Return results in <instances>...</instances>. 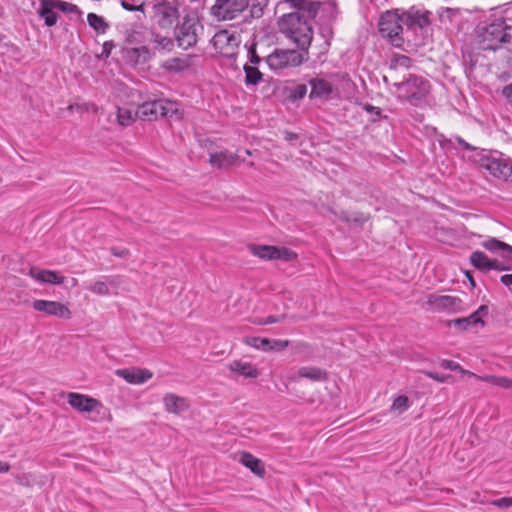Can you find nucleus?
Here are the masks:
<instances>
[{
  "label": "nucleus",
  "mask_w": 512,
  "mask_h": 512,
  "mask_svg": "<svg viewBox=\"0 0 512 512\" xmlns=\"http://www.w3.org/2000/svg\"><path fill=\"white\" fill-rule=\"evenodd\" d=\"M298 139V135L293 132H285V140L292 142Z\"/></svg>",
  "instance_id": "55"
},
{
  "label": "nucleus",
  "mask_w": 512,
  "mask_h": 512,
  "mask_svg": "<svg viewBox=\"0 0 512 512\" xmlns=\"http://www.w3.org/2000/svg\"><path fill=\"white\" fill-rule=\"evenodd\" d=\"M244 72H245V81H246V84H248V85H257L262 79V73L256 67L246 64L244 66Z\"/></svg>",
  "instance_id": "38"
},
{
  "label": "nucleus",
  "mask_w": 512,
  "mask_h": 512,
  "mask_svg": "<svg viewBox=\"0 0 512 512\" xmlns=\"http://www.w3.org/2000/svg\"><path fill=\"white\" fill-rule=\"evenodd\" d=\"M307 93V86L305 84H298L296 85L292 90H291V93H290V98L292 100H299V99H302L304 98V96L306 95Z\"/></svg>",
  "instance_id": "44"
},
{
  "label": "nucleus",
  "mask_w": 512,
  "mask_h": 512,
  "mask_svg": "<svg viewBox=\"0 0 512 512\" xmlns=\"http://www.w3.org/2000/svg\"><path fill=\"white\" fill-rule=\"evenodd\" d=\"M294 12L284 14L278 21L279 31L297 48L306 54L313 39V29L309 22L316 17L320 2L313 0H284Z\"/></svg>",
  "instance_id": "1"
},
{
  "label": "nucleus",
  "mask_w": 512,
  "mask_h": 512,
  "mask_svg": "<svg viewBox=\"0 0 512 512\" xmlns=\"http://www.w3.org/2000/svg\"><path fill=\"white\" fill-rule=\"evenodd\" d=\"M409 407V400L408 397L405 395L398 396L392 406L391 409L394 411H397L398 413H403L406 411Z\"/></svg>",
  "instance_id": "42"
},
{
  "label": "nucleus",
  "mask_w": 512,
  "mask_h": 512,
  "mask_svg": "<svg viewBox=\"0 0 512 512\" xmlns=\"http://www.w3.org/2000/svg\"><path fill=\"white\" fill-rule=\"evenodd\" d=\"M87 22L90 27H92L97 33L101 34L105 33L109 27L104 18L95 13H89L87 15Z\"/></svg>",
  "instance_id": "35"
},
{
  "label": "nucleus",
  "mask_w": 512,
  "mask_h": 512,
  "mask_svg": "<svg viewBox=\"0 0 512 512\" xmlns=\"http://www.w3.org/2000/svg\"><path fill=\"white\" fill-rule=\"evenodd\" d=\"M492 504L502 509L512 507V497H502L500 499L494 500Z\"/></svg>",
  "instance_id": "47"
},
{
  "label": "nucleus",
  "mask_w": 512,
  "mask_h": 512,
  "mask_svg": "<svg viewBox=\"0 0 512 512\" xmlns=\"http://www.w3.org/2000/svg\"><path fill=\"white\" fill-rule=\"evenodd\" d=\"M402 15L407 28L423 29L430 24V12L423 9L412 7L407 12L402 13Z\"/></svg>",
  "instance_id": "15"
},
{
  "label": "nucleus",
  "mask_w": 512,
  "mask_h": 512,
  "mask_svg": "<svg viewBox=\"0 0 512 512\" xmlns=\"http://www.w3.org/2000/svg\"><path fill=\"white\" fill-rule=\"evenodd\" d=\"M311 86L310 98H322L332 93V84L323 78H313L309 81Z\"/></svg>",
  "instance_id": "25"
},
{
  "label": "nucleus",
  "mask_w": 512,
  "mask_h": 512,
  "mask_svg": "<svg viewBox=\"0 0 512 512\" xmlns=\"http://www.w3.org/2000/svg\"><path fill=\"white\" fill-rule=\"evenodd\" d=\"M479 162L481 168L488 171L495 178L502 180L512 178V161L510 159L486 152L481 155Z\"/></svg>",
  "instance_id": "7"
},
{
  "label": "nucleus",
  "mask_w": 512,
  "mask_h": 512,
  "mask_svg": "<svg viewBox=\"0 0 512 512\" xmlns=\"http://www.w3.org/2000/svg\"><path fill=\"white\" fill-rule=\"evenodd\" d=\"M427 303L437 312L457 313L464 310L463 301L452 295L430 294Z\"/></svg>",
  "instance_id": "12"
},
{
  "label": "nucleus",
  "mask_w": 512,
  "mask_h": 512,
  "mask_svg": "<svg viewBox=\"0 0 512 512\" xmlns=\"http://www.w3.org/2000/svg\"><path fill=\"white\" fill-rule=\"evenodd\" d=\"M154 17L157 24L163 29H170L179 18L176 5L167 0H158L153 5Z\"/></svg>",
  "instance_id": "10"
},
{
  "label": "nucleus",
  "mask_w": 512,
  "mask_h": 512,
  "mask_svg": "<svg viewBox=\"0 0 512 512\" xmlns=\"http://www.w3.org/2000/svg\"><path fill=\"white\" fill-rule=\"evenodd\" d=\"M29 275L38 282L60 285L64 283L65 277L56 271L37 269L31 267Z\"/></svg>",
  "instance_id": "17"
},
{
  "label": "nucleus",
  "mask_w": 512,
  "mask_h": 512,
  "mask_svg": "<svg viewBox=\"0 0 512 512\" xmlns=\"http://www.w3.org/2000/svg\"><path fill=\"white\" fill-rule=\"evenodd\" d=\"M507 269H508V267L503 266L497 259L490 260L489 271L490 270L504 271Z\"/></svg>",
  "instance_id": "50"
},
{
  "label": "nucleus",
  "mask_w": 512,
  "mask_h": 512,
  "mask_svg": "<svg viewBox=\"0 0 512 512\" xmlns=\"http://www.w3.org/2000/svg\"><path fill=\"white\" fill-rule=\"evenodd\" d=\"M477 324L484 325V321L482 318L478 317L477 314H471L468 317L453 319L449 322L450 327H455L458 330L464 331L469 327L475 326Z\"/></svg>",
  "instance_id": "27"
},
{
  "label": "nucleus",
  "mask_w": 512,
  "mask_h": 512,
  "mask_svg": "<svg viewBox=\"0 0 512 512\" xmlns=\"http://www.w3.org/2000/svg\"><path fill=\"white\" fill-rule=\"evenodd\" d=\"M127 57L134 63H145L150 58V50L146 46L130 48L126 50Z\"/></svg>",
  "instance_id": "29"
},
{
  "label": "nucleus",
  "mask_w": 512,
  "mask_h": 512,
  "mask_svg": "<svg viewBox=\"0 0 512 512\" xmlns=\"http://www.w3.org/2000/svg\"><path fill=\"white\" fill-rule=\"evenodd\" d=\"M490 260L482 251L477 250L470 255V263L480 271H489Z\"/></svg>",
  "instance_id": "31"
},
{
  "label": "nucleus",
  "mask_w": 512,
  "mask_h": 512,
  "mask_svg": "<svg viewBox=\"0 0 512 512\" xmlns=\"http://www.w3.org/2000/svg\"><path fill=\"white\" fill-rule=\"evenodd\" d=\"M482 246L491 252H501V256L505 257L506 253H512V246L502 242L496 238H489L482 242Z\"/></svg>",
  "instance_id": "28"
},
{
  "label": "nucleus",
  "mask_w": 512,
  "mask_h": 512,
  "mask_svg": "<svg viewBox=\"0 0 512 512\" xmlns=\"http://www.w3.org/2000/svg\"><path fill=\"white\" fill-rule=\"evenodd\" d=\"M398 98L411 104L412 106H422L430 93V83L422 76L409 74L403 81L394 82Z\"/></svg>",
  "instance_id": "3"
},
{
  "label": "nucleus",
  "mask_w": 512,
  "mask_h": 512,
  "mask_svg": "<svg viewBox=\"0 0 512 512\" xmlns=\"http://www.w3.org/2000/svg\"><path fill=\"white\" fill-rule=\"evenodd\" d=\"M477 38L483 50L506 49L512 53V19L498 18L480 27Z\"/></svg>",
  "instance_id": "2"
},
{
  "label": "nucleus",
  "mask_w": 512,
  "mask_h": 512,
  "mask_svg": "<svg viewBox=\"0 0 512 512\" xmlns=\"http://www.w3.org/2000/svg\"><path fill=\"white\" fill-rule=\"evenodd\" d=\"M115 374L130 384H143L153 376L150 370L136 367L117 369Z\"/></svg>",
  "instance_id": "16"
},
{
  "label": "nucleus",
  "mask_w": 512,
  "mask_h": 512,
  "mask_svg": "<svg viewBox=\"0 0 512 512\" xmlns=\"http://www.w3.org/2000/svg\"><path fill=\"white\" fill-rule=\"evenodd\" d=\"M364 109H365L368 113H370V114H372V115H375L376 117H380V115H381V109H380V108H378V107H375V106H373V105H371V104H366V105H364Z\"/></svg>",
  "instance_id": "51"
},
{
  "label": "nucleus",
  "mask_w": 512,
  "mask_h": 512,
  "mask_svg": "<svg viewBox=\"0 0 512 512\" xmlns=\"http://www.w3.org/2000/svg\"><path fill=\"white\" fill-rule=\"evenodd\" d=\"M250 62L253 64H258L261 61V58L256 53L255 45L250 46L248 49Z\"/></svg>",
  "instance_id": "49"
},
{
  "label": "nucleus",
  "mask_w": 512,
  "mask_h": 512,
  "mask_svg": "<svg viewBox=\"0 0 512 512\" xmlns=\"http://www.w3.org/2000/svg\"><path fill=\"white\" fill-rule=\"evenodd\" d=\"M500 281L505 286H511L512 285V274H505L501 276Z\"/></svg>",
  "instance_id": "53"
},
{
  "label": "nucleus",
  "mask_w": 512,
  "mask_h": 512,
  "mask_svg": "<svg viewBox=\"0 0 512 512\" xmlns=\"http://www.w3.org/2000/svg\"><path fill=\"white\" fill-rule=\"evenodd\" d=\"M32 307L34 310L43 312L49 316H55L62 319H70L72 313L70 309L58 301H49L37 299L33 301Z\"/></svg>",
  "instance_id": "14"
},
{
  "label": "nucleus",
  "mask_w": 512,
  "mask_h": 512,
  "mask_svg": "<svg viewBox=\"0 0 512 512\" xmlns=\"http://www.w3.org/2000/svg\"><path fill=\"white\" fill-rule=\"evenodd\" d=\"M290 345L289 340L269 339V351H282Z\"/></svg>",
  "instance_id": "43"
},
{
  "label": "nucleus",
  "mask_w": 512,
  "mask_h": 512,
  "mask_svg": "<svg viewBox=\"0 0 512 512\" xmlns=\"http://www.w3.org/2000/svg\"><path fill=\"white\" fill-rule=\"evenodd\" d=\"M108 42L104 43V48L109 49Z\"/></svg>",
  "instance_id": "62"
},
{
  "label": "nucleus",
  "mask_w": 512,
  "mask_h": 512,
  "mask_svg": "<svg viewBox=\"0 0 512 512\" xmlns=\"http://www.w3.org/2000/svg\"><path fill=\"white\" fill-rule=\"evenodd\" d=\"M178 104L167 100L145 102L138 106L135 116L144 121H153L158 117H169L178 114Z\"/></svg>",
  "instance_id": "5"
},
{
  "label": "nucleus",
  "mask_w": 512,
  "mask_h": 512,
  "mask_svg": "<svg viewBox=\"0 0 512 512\" xmlns=\"http://www.w3.org/2000/svg\"><path fill=\"white\" fill-rule=\"evenodd\" d=\"M229 368L232 372L245 377L256 378L258 376L257 368L251 363L235 360L230 363Z\"/></svg>",
  "instance_id": "26"
},
{
  "label": "nucleus",
  "mask_w": 512,
  "mask_h": 512,
  "mask_svg": "<svg viewBox=\"0 0 512 512\" xmlns=\"http://www.w3.org/2000/svg\"><path fill=\"white\" fill-rule=\"evenodd\" d=\"M120 4L123 9L130 12H142L144 13V3H141L139 5L132 4L129 0H120Z\"/></svg>",
  "instance_id": "45"
},
{
  "label": "nucleus",
  "mask_w": 512,
  "mask_h": 512,
  "mask_svg": "<svg viewBox=\"0 0 512 512\" xmlns=\"http://www.w3.org/2000/svg\"><path fill=\"white\" fill-rule=\"evenodd\" d=\"M118 280L113 276H104L99 280L91 282L86 288L92 293L99 296H108L111 294L110 289L116 288Z\"/></svg>",
  "instance_id": "19"
},
{
  "label": "nucleus",
  "mask_w": 512,
  "mask_h": 512,
  "mask_svg": "<svg viewBox=\"0 0 512 512\" xmlns=\"http://www.w3.org/2000/svg\"><path fill=\"white\" fill-rule=\"evenodd\" d=\"M383 81L386 83V84H389V77L388 76H383Z\"/></svg>",
  "instance_id": "59"
},
{
  "label": "nucleus",
  "mask_w": 512,
  "mask_h": 512,
  "mask_svg": "<svg viewBox=\"0 0 512 512\" xmlns=\"http://www.w3.org/2000/svg\"><path fill=\"white\" fill-rule=\"evenodd\" d=\"M303 52L295 49H275L266 57V63L274 71L297 67L304 62Z\"/></svg>",
  "instance_id": "6"
},
{
  "label": "nucleus",
  "mask_w": 512,
  "mask_h": 512,
  "mask_svg": "<svg viewBox=\"0 0 512 512\" xmlns=\"http://www.w3.org/2000/svg\"><path fill=\"white\" fill-rule=\"evenodd\" d=\"M244 342L257 349L264 352H269V339L268 338H262V337H246L244 339Z\"/></svg>",
  "instance_id": "39"
},
{
  "label": "nucleus",
  "mask_w": 512,
  "mask_h": 512,
  "mask_svg": "<svg viewBox=\"0 0 512 512\" xmlns=\"http://www.w3.org/2000/svg\"><path fill=\"white\" fill-rule=\"evenodd\" d=\"M138 117L135 116V113L132 110L125 107L117 108V122L121 126H129L131 125L135 119Z\"/></svg>",
  "instance_id": "37"
},
{
  "label": "nucleus",
  "mask_w": 512,
  "mask_h": 512,
  "mask_svg": "<svg viewBox=\"0 0 512 512\" xmlns=\"http://www.w3.org/2000/svg\"><path fill=\"white\" fill-rule=\"evenodd\" d=\"M403 15L394 11H386L380 17L378 26L382 37L387 38L395 47H401L403 38Z\"/></svg>",
  "instance_id": "4"
},
{
  "label": "nucleus",
  "mask_w": 512,
  "mask_h": 512,
  "mask_svg": "<svg viewBox=\"0 0 512 512\" xmlns=\"http://www.w3.org/2000/svg\"><path fill=\"white\" fill-rule=\"evenodd\" d=\"M336 218L346 222V223H355V224H358V225H362L364 222L367 221V216L364 215L363 213H353L351 215H349L347 212H340L339 214L331 211Z\"/></svg>",
  "instance_id": "36"
},
{
  "label": "nucleus",
  "mask_w": 512,
  "mask_h": 512,
  "mask_svg": "<svg viewBox=\"0 0 512 512\" xmlns=\"http://www.w3.org/2000/svg\"><path fill=\"white\" fill-rule=\"evenodd\" d=\"M277 321H278V319H277L276 317H274V316H269V317L267 318V320H266V322H265V323H267V324H272V323H275V322H277Z\"/></svg>",
  "instance_id": "57"
},
{
  "label": "nucleus",
  "mask_w": 512,
  "mask_h": 512,
  "mask_svg": "<svg viewBox=\"0 0 512 512\" xmlns=\"http://www.w3.org/2000/svg\"><path fill=\"white\" fill-rule=\"evenodd\" d=\"M478 380L490 383L492 385L504 388V389H512V378H508L505 376H496V375H485V376H477Z\"/></svg>",
  "instance_id": "30"
},
{
  "label": "nucleus",
  "mask_w": 512,
  "mask_h": 512,
  "mask_svg": "<svg viewBox=\"0 0 512 512\" xmlns=\"http://www.w3.org/2000/svg\"><path fill=\"white\" fill-rule=\"evenodd\" d=\"M328 4L333 8L336 7V2L334 0H328Z\"/></svg>",
  "instance_id": "58"
},
{
  "label": "nucleus",
  "mask_w": 512,
  "mask_h": 512,
  "mask_svg": "<svg viewBox=\"0 0 512 512\" xmlns=\"http://www.w3.org/2000/svg\"><path fill=\"white\" fill-rule=\"evenodd\" d=\"M439 142H440V145L446 149H449L450 147H455V144H458L464 150H467V151H473L476 149L474 146H472L471 144H469L468 142H466L463 138H461L459 136H453L451 138H442L439 140Z\"/></svg>",
  "instance_id": "33"
},
{
  "label": "nucleus",
  "mask_w": 512,
  "mask_h": 512,
  "mask_svg": "<svg viewBox=\"0 0 512 512\" xmlns=\"http://www.w3.org/2000/svg\"><path fill=\"white\" fill-rule=\"evenodd\" d=\"M326 372L318 367L303 366L297 369L289 376L291 381H296L298 378H307L312 381H323L326 379Z\"/></svg>",
  "instance_id": "22"
},
{
  "label": "nucleus",
  "mask_w": 512,
  "mask_h": 512,
  "mask_svg": "<svg viewBox=\"0 0 512 512\" xmlns=\"http://www.w3.org/2000/svg\"><path fill=\"white\" fill-rule=\"evenodd\" d=\"M202 29L201 24L195 17L186 16L177 28L176 39L179 47L188 49L197 43L198 30Z\"/></svg>",
  "instance_id": "9"
},
{
  "label": "nucleus",
  "mask_w": 512,
  "mask_h": 512,
  "mask_svg": "<svg viewBox=\"0 0 512 512\" xmlns=\"http://www.w3.org/2000/svg\"><path fill=\"white\" fill-rule=\"evenodd\" d=\"M217 53L231 57L235 54V51L239 45L237 37L229 33L227 30L218 31L211 40Z\"/></svg>",
  "instance_id": "13"
},
{
  "label": "nucleus",
  "mask_w": 512,
  "mask_h": 512,
  "mask_svg": "<svg viewBox=\"0 0 512 512\" xmlns=\"http://www.w3.org/2000/svg\"><path fill=\"white\" fill-rule=\"evenodd\" d=\"M239 462L246 468L250 469L252 473L259 477H263L265 474V467L263 462L256 458L249 452H241L239 454Z\"/></svg>",
  "instance_id": "23"
},
{
  "label": "nucleus",
  "mask_w": 512,
  "mask_h": 512,
  "mask_svg": "<svg viewBox=\"0 0 512 512\" xmlns=\"http://www.w3.org/2000/svg\"><path fill=\"white\" fill-rule=\"evenodd\" d=\"M163 402L166 411L174 414H181L189 407L185 398L179 397L173 393L166 394Z\"/></svg>",
  "instance_id": "24"
},
{
  "label": "nucleus",
  "mask_w": 512,
  "mask_h": 512,
  "mask_svg": "<svg viewBox=\"0 0 512 512\" xmlns=\"http://www.w3.org/2000/svg\"><path fill=\"white\" fill-rule=\"evenodd\" d=\"M439 365H440V367H442L444 369H449L452 371H459L462 374H468L469 376L476 377V374L463 369L457 362H454L452 360L443 359L439 362Z\"/></svg>",
  "instance_id": "40"
},
{
  "label": "nucleus",
  "mask_w": 512,
  "mask_h": 512,
  "mask_svg": "<svg viewBox=\"0 0 512 512\" xmlns=\"http://www.w3.org/2000/svg\"><path fill=\"white\" fill-rule=\"evenodd\" d=\"M9 470H10L9 463L0 460V473H6Z\"/></svg>",
  "instance_id": "56"
},
{
  "label": "nucleus",
  "mask_w": 512,
  "mask_h": 512,
  "mask_svg": "<svg viewBox=\"0 0 512 512\" xmlns=\"http://www.w3.org/2000/svg\"><path fill=\"white\" fill-rule=\"evenodd\" d=\"M239 159L237 153H231L228 150L210 153L209 163L217 169L228 168L233 166Z\"/></svg>",
  "instance_id": "20"
},
{
  "label": "nucleus",
  "mask_w": 512,
  "mask_h": 512,
  "mask_svg": "<svg viewBox=\"0 0 512 512\" xmlns=\"http://www.w3.org/2000/svg\"><path fill=\"white\" fill-rule=\"evenodd\" d=\"M108 42L104 43V48L109 49Z\"/></svg>",
  "instance_id": "61"
},
{
  "label": "nucleus",
  "mask_w": 512,
  "mask_h": 512,
  "mask_svg": "<svg viewBox=\"0 0 512 512\" xmlns=\"http://www.w3.org/2000/svg\"><path fill=\"white\" fill-rule=\"evenodd\" d=\"M40 5L37 10L38 15L44 19V23L47 27L56 25L58 21V15L55 12L57 10L55 0H39Z\"/></svg>",
  "instance_id": "21"
},
{
  "label": "nucleus",
  "mask_w": 512,
  "mask_h": 512,
  "mask_svg": "<svg viewBox=\"0 0 512 512\" xmlns=\"http://www.w3.org/2000/svg\"><path fill=\"white\" fill-rule=\"evenodd\" d=\"M57 10L62 11L63 13L72 14V13H81L80 9L77 5L65 2L63 0H55Z\"/></svg>",
  "instance_id": "41"
},
{
  "label": "nucleus",
  "mask_w": 512,
  "mask_h": 512,
  "mask_svg": "<svg viewBox=\"0 0 512 512\" xmlns=\"http://www.w3.org/2000/svg\"><path fill=\"white\" fill-rule=\"evenodd\" d=\"M502 94L505 96L507 101L512 105V83L503 88Z\"/></svg>",
  "instance_id": "52"
},
{
  "label": "nucleus",
  "mask_w": 512,
  "mask_h": 512,
  "mask_svg": "<svg viewBox=\"0 0 512 512\" xmlns=\"http://www.w3.org/2000/svg\"><path fill=\"white\" fill-rule=\"evenodd\" d=\"M249 6V0H215L210 14L218 21L237 18Z\"/></svg>",
  "instance_id": "8"
},
{
  "label": "nucleus",
  "mask_w": 512,
  "mask_h": 512,
  "mask_svg": "<svg viewBox=\"0 0 512 512\" xmlns=\"http://www.w3.org/2000/svg\"><path fill=\"white\" fill-rule=\"evenodd\" d=\"M423 373L427 377H429V378H431V379H433V380H435V381H437L439 383H445V382H448L451 379V375H449V374H447V375H439L438 373L431 372V371H423Z\"/></svg>",
  "instance_id": "46"
},
{
  "label": "nucleus",
  "mask_w": 512,
  "mask_h": 512,
  "mask_svg": "<svg viewBox=\"0 0 512 512\" xmlns=\"http://www.w3.org/2000/svg\"><path fill=\"white\" fill-rule=\"evenodd\" d=\"M162 67L170 72H181L189 67V63L185 59L174 57L167 59Z\"/></svg>",
  "instance_id": "34"
},
{
  "label": "nucleus",
  "mask_w": 512,
  "mask_h": 512,
  "mask_svg": "<svg viewBox=\"0 0 512 512\" xmlns=\"http://www.w3.org/2000/svg\"><path fill=\"white\" fill-rule=\"evenodd\" d=\"M472 314H477L478 317L481 318V316L483 315H487L488 314V307L486 305H481L475 312H473Z\"/></svg>",
  "instance_id": "54"
},
{
  "label": "nucleus",
  "mask_w": 512,
  "mask_h": 512,
  "mask_svg": "<svg viewBox=\"0 0 512 512\" xmlns=\"http://www.w3.org/2000/svg\"><path fill=\"white\" fill-rule=\"evenodd\" d=\"M245 154H246V155H251V151H250V150H248V149H246V150H245Z\"/></svg>",
  "instance_id": "60"
},
{
  "label": "nucleus",
  "mask_w": 512,
  "mask_h": 512,
  "mask_svg": "<svg viewBox=\"0 0 512 512\" xmlns=\"http://www.w3.org/2000/svg\"><path fill=\"white\" fill-rule=\"evenodd\" d=\"M411 66V59L403 54H394L389 63L390 73L396 72L398 69H408Z\"/></svg>",
  "instance_id": "32"
},
{
  "label": "nucleus",
  "mask_w": 512,
  "mask_h": 512,
  "mask_svg": "<svg viewBox=\"0 0 512 512\" xmlns=\"http://www.w3.org/2000/svg\"><path fill=\"white\" fill-rule=\"evenodd\" d=\"M250 252L263 260H275L280 259L284 261H292L296 259L297 254L289 248L271 245H251L249 247Z\"/></svg>",
  "instance_id": "11"
},
{
  "label": "nucleus",
  "mask_w": 512,
  "mask_h": 512,
  "mask_svg": "<svg viewBox=\"0 0 512 512\" xmlns=\"http://www.w3.org/2000/svg\"><path fill=\"white\" fill-rule=\"evenodd\" d=\"M68 403L71 407L80 412H91L98 405L96 399L73 392L68 395Z\"/></svg>",
  "instance_id": "18"
},
{
  "label": "nucleus",
  "mask_w": 512,
  "mask_h": 512,
  "mask_svg": "<svg viewBox=\"0 0 512 512\" xmlns=\"http://www.w3.org/2000/svg\"><path fill=\"white\" fill-rule=\"evenodd\" d=\"M110 251L115 257L118 258H125L129 255V250L126 248L111 247Z\"/></svg>",
  "instance_id": "48"
}]
</instances>
